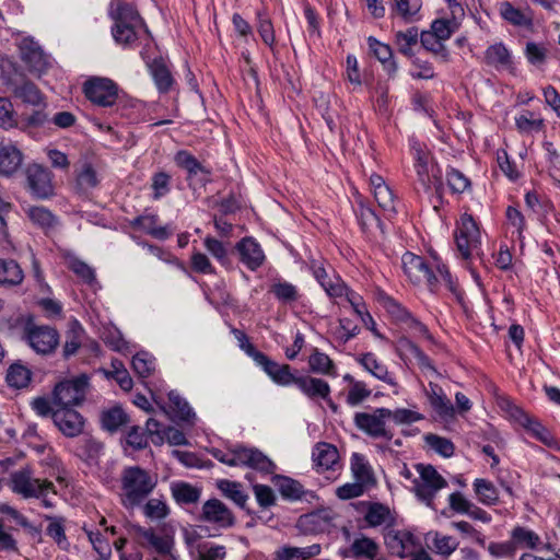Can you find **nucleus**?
I'll use <instances>...</instances> for the list:
<instances>
[{
  "label": "nucleus",
  "mask_w": 560,
  "mask_h": 560,
  "mask_svg": "<svg viewBox=\"0 0 560 560\" xmlns=\"http://www.w3.org/2000/svg\"><path fill=\"white\" fill-rule=\"evenodd\" d=\"M156 477L139 466L126 467L121 474L122 503L139 505L156 487Z\"/></svg>",
  "instance_id": "obj_1"
},
{
  "label": "nucleus",
  "mask_w": 560,
  "mask_h": 560,
  "mask_svg": "<svg viewBox=\"0 0 560 560\" xmlns=\"http://www.w3.org/2000/svg\"><path fill=\"white\" fill-rule=\"evenodd\" d=\"M211 454L228 466H246L266 474H271L276 469V465L255 447L236 446L229 452L214 448Z\"/></svg>",
  "instance_id": "obj_2"
},
{
  "label": "nucleus",
  "mask_w": 560,
  "mask_h": 560,
  "mask_svg": "<svg viewBox=\"0 0 560 560\" xmlns=\"http://www.w3.org/2000/svg\"><path fill=\"white\" fill-rule=\"evenodd\" d=\"M1 81L11 94L23 103L38 106L44 102V95L39 89L22 72H19L15 65L11 61L1 65Z\"/></svg>",
  "instance_id": "obj_3"
},
{
  "label": "nucleus",
  "mask_w": 560,
  "mask_h": 560,
  "mask_svg": "<svg viewBox=\"0 0 560 560\" xmlns=\"http://www.w3.org/2000/svg\"><path fill=\"white\" fill-rule=\"evenodd\" d=\"M89 387L90 377L86 374L59 382L52 390V402L60 408L79 406L85 400Z\"/></svg>",
  "instance_id": "obj_4"
},
{
  "label": "nucleus",
  "mask_w": 560,
  "mask_h": 560,
  "mask_svg": "<svg viewBox=\"0 0 560 560\" xmlns=\"http://www.w3.org/2000/svg\"><path fill=\"white\" fill-rule=\"evenodd\" d=\"M457 252L465 260L480 255L481 235L479 228L470 214H463L455 231Z\"/></svg>",
  "instance_id": "obj_5"
},
{
  "label": "nucleus",
  "mask_w": 560,
  "mask_h": 560,
  "mask_svg": "<svg viewBox=\"0 0 560 560\" xmlns=\"http://www.w3.org/2000/svg\"><path fill=\"white\" fill-rule=\"evenodd\" d=\"M392 410L387 408H376L372 413L357 412L354 416L355 427L373 439H384L390 441L393 432L386 427V419L390 418Z\"/></svg>",
  "instance_id": "obj_6"
},
{
  "label": "nucleus",
  "mask_w": 560,
  "mask_h": 560,
  "mask_svg": "<svg viewBox=\"0 0 560 560\" xmlns=\"http://www.w3.org/2000/svg\"><path fill=\"white\" fill-rule=\"evenodd\" d=\"M11 489L23 498H39L49 491L55 493L54 483L33 478L30 468H23L11 475Z\"/></svg>",
  "instance_id": "obj_7"
},
{
  "label": "nucleus",
  "mask_w": 560,
  "mask_h": 560,
  "mask_svg": "<svg viewBox=\"0 0 560 560\" xmlns=\"http://www.w3.org/2000/svg\"><path fill=\"white\" fill-rule=\"evenodd\" d=\"M419 478L415 479V493L427 505H431L439 490L446 487V480L431 465L418 464Z\"/></svg>",
  "instance_id": "obj_8"
},
{
  "label": "nucleus",
  "mask_w": 560,
  "mask_h": 560,
  "mask_svg": "<svg viewBox=\"0 0 560 560\" xmlns=\"http://www.w3.org/2000/svg\"><path fill=\"white\" fill-rule=\"evenodd\" d=\"M416 151L415 168L418 177V184L425 192L432 188L440 196L443 190V182L441 172L436 165L430 163V154L423 151L420 147L413 148Z\"/></svg>",
  "instance_id": "obj_9"
},
{
  "label": "nucleus",
  "mask_w": 560,
  "mask_h": 560,
  "mask_svg": "<svg viewBox=\"0 0 560 560\" xmlns=\"http://www.w3.org/2000/svg\"><path fill=\"white\" fill-rule=\"evenodd\" d=\"M246 353L262 368L267 375L278 385L287 386L294 384L298 378L291 373V368L288 364H279L270 360L265 353L258 351L254 345H248Z\"/></svg>",
  "instance_id": "obj_10"
},
{
  "label": "nucleus",
  "mask_w": 560,
  "mask_h": 560,
  "mask_svg": "<svg viewBox=\"0 0 560 560\" xmlns=\"http://www.w3.org/2000/svg\"><path fill=\"white\" fill-rule=\"evenodd\" d=\"M401 261L404 271L410 281L416 284L425 283L431 292L436 290L438 277L422 257L407 252L402 255Z\"/></svg>",
  "instance_id": "obj_11"
},
{
  "label": "nucleus",
  "mask_w": 560,
  "mask_h": 560,
  "mask_svg": "<svg viewBox=\"0 0 560 560\" xmlns=\"http://www.w3.org/2000/svg\"><path fill=\"white\" fill-rule=\"evenodd\" d=\"M83 91L86 98L98 106H113L117 100V85L107 78L88 80L83 85Z\"/></svg>",
  "instance_id": "obj_12"
},
{
  "label": "nucleus",
  "mask_w": 560,
  "mask_h": 560,
  "mask_svg": "<svg viewBox=\"0 0 560 560\" xmlns=\"http://www.w3.org/2000/svg\"><path fill=\"white\" fill-rule=\"evenodd\" d=\"M26 334L30 346L37 353H51L59 343L58 331L49 326H27Z\"/></svg>",
  "instance_id": "obj_13"
},
{
  "label": "nucleus",
  "mask_w": 560,
  "mask_h": 560,
  "mask_svg": "<svg viewBox=\"0 0 560 560\" xmlns=\"http://www.w3.org/2000/svg\"><path fill=\"white\" fill-rule=\"evenodd\" d=\"M384 539L389 552L401 559L409 556L413 558V555L418 552L416 551L418 541L410 532L389 529Z\"/></svg>",
  "instance_id": "obj_14"
},
{
  "label": "nucleus",
  "mask_w": 560,
  "mask_h": 560,
  "mask_svg": "<svg viewBox=\"0 0 560 560\" xmlns=\"http://www.w3.org/2000/svg\"><path fill=\"white\" fill-rule=\"evenodd\" d=\"M27 184L32 194L38 199H46L54 194L51 173L48 168L32 164L26 170Z\"/></svg>",
  "instance_id": "obj_15"
},
{
  "label": "nucleus",
  "mask_w": 560,
  "mask_h": 560,
  "mask_svg": "<svg viewBox=\"0 0 560 560\" xmlns=\"http://www.w3.org/2000/svg\"><path fill=\"white\" fill-rule=\"evenodd\" d=\"M199 520L221 528H230L235 524L232 511L219 499H210L203 503Z\"/></svg>",
  "instance_id": "obj_16"
},
{
  "label": "nucleus",
  "mask_w": 560,
  "mask_h": 560,
  "mask_svg": "<svg viewBox=\"0 0 560 560\" xmlns=\"http://www.w3.org/2000/svg\"><path fill=\"white\" fill-rule=\"evenodd\" d=\"M52 420L61 433L68 438L78 436L83 431V417L70 407H63L55 410L52 412Z\"/></svg>",
  "instance_id": "obj_17"
},
{
  "label": "nucleus",
  "mask_w": 560,
  "mask_h": 560,
  "mask_svg": "<svg viewBox=\"0 0 560 560\" xmlns=\"http://www.w3.org/2000/svg\"><path fill=\"white\" fill-rule=\"evenodd\" d=\"M354 506L358 511L364 512V521L370 527L392 526L395 522L390 509L383 503L361 501L355 503Z\"/></svg>",
  "instance_id": "obj_18"
},
{
  "label": "nucleus",
  "mask_w": 560,
  "mask_h": 560,
  "mask_svg": "<svg viewBox=\"0 0 560 560\" xmlns=\"http://www.w3.org/2000/svg\"><path fill=\"white\" fill-rule=\"evenodd\" d=\"M20 57L28 67L30 71L43 72L48 62L40 46L32 38L25 37L19 44Z\"/></svg>",
  "instance_id": "obj_19"
},
{
  "label": "nucleus",
  "mask_w": 560,
  "mask_h": 560,
  "mask_svg": "<svg viewBox=\"0 0 560 560\" xmlns=\"http://www.w3.org/2000/svg\"><path fill=\"white\" fill-rule=\"evenodd\" d=\"M109 15L114 20V27L138 28L143 24V20L138 11L129 3L117 2L110 4Z\"/></svg>",
  "instance_id": "obj_20"
},
{
  "label": "nucleus",
  "mask_w": 560,
  "mask_h": 560,
  "mask_svg": "<svg viewBox=\"0 0 560 560\" xmlns=\"http://www.w3.org/2000/svg\"><path fill=\"white\" fill-rule=\"evenodd\" d=\"M24 160L22 151L12 142L0 145V175L11 177L21 167Z\"/></svg>",
  "instance_id": "obj_21"
},
{
  "label": "nucleus",
  "mask_w": 560,
  "mask_h": 560,
  "mask_svg": "<svg viewBox=\"0 0 560 560\" xmlns=\"http://www.w3.org/2000/svg\"><path fill=\"white\" fill-rule=\"evenodd\" d=\"M510 417L528 432H530L537 440L545 444H549L551 436L549 432L534 418L526 413L517 406H511L509 409Z\"/></svg>",
  "instance_id": "obj_22"
},
{
  "label": "nucleus",
  "mask_w": 560,
  "mask_h": 560,
  "mask_svg": "<svg viewBox=\"0 0 560 560\" xmlns=\"http://www.w3.org/2000/svg\"><path fill=\"white\" fill-rule=\"evenodd\" d=\"M236 250L240 254L242 262H244L250 270H255L264 262L265 255L259 246L250 237H245L236 244Z\"/></svg>",
  "instance_id": "obj_23"
},
{
  "label": "nucleus",
  "mask_w": 560,
  "mask_h": 560,
  "mask_svg": "<svg viewBox=\"0 0 560 560\" xmlns=\"http://www.w3.org/2000/svg\"><path fill=\"white\" fill-rule=\"evenodd\" d=\"M307 397L327 399L330 394L329 384L312 376H299L294 383Z\"/></svg>",
  "instance_id": "obj_24"
},
{
  "label": "nucleus",
  "mask_w": 560,
  "mask_h": 560,
  "mask_svg": "<svg viewBox=\"0 0 560 560\" xmlns=\"http://www.w3.org/2000/svg\"><path fill=\"white\" fill-rule=\"evenodd\" d=\"M136 534L143 537L148 544L160 555H167L173 548V539L168 536H158L152 528L133 526Z\"/></svg>",
  "instance_id": "obj_25"
},
{
  "label": "nucleus",
  "mask_w": 560,
  "mask_h": 560,
  "mask_svg": "<svg viewBox=\"0 0 560 560\" xmlns=\"http://www.w3.org/2000/svg\"><path fill=\"white\" fill-rule=\"evenodd\" d=\"M312 456L316 466L322 467L325 470L332 468L339 458L336 446L325 442L316 444Z\"/></svg>",
  "instance_id": "obj_26"
},
{
  "label": "nucleus",
  "mask_w": 560,
  "mask_h": 560,
  "mask_svg": "<svg viewBox=\"0 0 560 560\" xmlns=\"http://www.w3.org/2000/svg\"><path fill=\"white\" fill-rule=\"evenodd\" d=\"M24 279L20 265L13 259H0V284L18 285Z\"/></svg>",
  "instance_id": "obj_27"
},
{
  "label": "nucleus",
  "mask_w": 560,
  "mask_h": 560,
  "mask_svg": "<svg viewBox=\"0 0 560 560\" xmlns=\"http://www.w3.org/2000/svg\"><path fill=\"white\" fill-rule=\"evenodd\" d=\"M485 60L487 65L497 69L509 68L512 65L511 54L502 43L489 46L485 54Z\"/></svg>",
  "instance_id": "obj_28"
},
{
  "label": "nucleus",
  "mask_w": 560,
  "mask_h": 560,
  "mask_svg": "<svg viewBox=\"0 0 560 560\" xmlns=\"http://www.w3.org/2000/svg\"><path fill=\"white\" fill-rule=\"evenodd\" d=\"M369 46L373 55L384 65L388 75L393 77L397 71V65L392 60L393 52L390 47L376 40L374 37H369Z\"/></svg>",
  "instance_id": "obj_29"
},
{
  "label": "nucleus",
  "mask_w": 560,
  "mask_h": 560,
  "mask_svg": "<svg viewBox=\"0 0 560 560\" xmlns=\"http://www.w3.org/2000/svg\"><path fill=\"white\" fill-rule=\"evenodd\" d=\"M102 427L108 432H116L120 427L129 422L128 415L119 406L104 410L101 416Z\"/></svg>",
  "instance_id": "obj_30"
},
{
  "label": "nucleus",
  "mask_w": 560,
  "mask_h": 560,
  "mask_svg": "<svg viewBox=\"0 0 560 560\" xmlns=\"http://www.w3.org/2000/svg\"><path fill=\"white\" fill-rule=\"evenodd\" d=\"M158 215L148 214L137 217L132 224L133 226H140L148 234L158 240H166L170 237L171 233L167 231L165 226H156Z\"/></svg>",
  "instance_id": "obj_31"
},
{
  "label": "nucleus",
  "mask_w": 560,
  "mask_h": 560,
  "mask_svg": "<svg viewBox=\"0 0 560 560\" xmlns=\"http://www.w3.org/2000/svg\"><path fill=\"white\" fill-rule=\"evenodd\" d=\"M320 552V546L314 544L308 547H284L277 551V560H307Z\"/></svg>",
  "instance_id": "obj_32"
},
{
  "label": "nucleus",
  "mask_w": 560,
  "mask_h": 560,
  "mask_svg": "<svg viewBox=\"0 0 560 560\" xmlns=\"http://www.w3.org/2000/svg\"><path fill=\"white\" fill-rule=\"evenodd\" d=\"M170 408L174 417L184 422H191L195 419V412L189 404L177 392L168 393Z\"/></svg>",
  "instance_id": "obj_33"
},
{
  "label": "nucleus",
  "mask_w": 560,
  "mask_h": 560,
  "mask_svg": "<svg viewBox=\"0 0 560 560\" xmlns=\"http://www.w3.org/2000/svg\"><path fill=\"white\" fill-rule=\"evenodd\" d=\"M217 487L224 497L232 500L240 508H245L248 495L242 490L241 483L221 479L217 482Z\"/></svg>",
  "instance_id": "obj_34"
},
{
  "label": "nucleus",
  "mask_w": 560,
  "mask_h": 560,
  "mask_svg": "<svg viewBox=\"0 0 560 560\" xmlns=\"http://www.w3.org/2000/svg\"><path fill=\"white\" fill-rule=\"evenodd\" d=\"M474 490L478 500L485 505H494L499 501V493L494 485L482 478L474 481Z\"/></svg>",
  "instance_id": "obj_35"
},
{
  "label": "nucleus",
  "mask_w": 560,
  "mask_h": 560,
  "mask_svg": "<svg viewBox=\"0 0 560 560\" xmlns=\"http://www.w3.org/2000/svg\"><path fill=\"white\" fill-rule=\"evenodd\" d=\"M100 372L103 373L106 378H114L121 389L130 390L132 388V378L121 361L115 359L112 361V370L101 369Z\"/></svg>",
  "instance_id": "obj_36"
},
{
  "label": "nucleus",
  "mask_w": 560,
  "mask_h": 560,
  "mask_svg": "<svg viewBox=\"0 0 560 560\" xmlns=\"http://www.w3.org/2000/svg\"><path fill=\"white\" fill-rule=\"evenodd\" d=\"M351 470L358 481H362L366 485L374 482L373 471L371 466L366 462L364 455L360 453H353L351 456Z\"/></svg>",
  "instance_id": "obj_37"
},
{
  "label": "nucleus",
  "mask_w": 560,
  "mask_h": 560,
  "mask_svg": "<svg viewBox=\"0 0 560 560\" xmlns=\"http://www.w3.org/2000/svg\"><path fill=\"white\" fill-rule=\"evenodd\" d=\"M172 493L176 502L192 504L199 501L200 490L187 482H177L172 486Z\"/></svg>",
  "instance_id": "obj_38"
},
{
  "label": "nucleus",
  "mask_w": 560,
  "mask_h": 560,
  "mask_svg": "<svg viewBox=\"0 0 560 560\" xmlns=\"http://www.w3.org/2000/svg\"><path fill=\"white\" fill-rule=\"evenodd\" d=\"M83 332L84 330L82 326L79 324L78 320H74L66 335V342L63 345L62 350L63 358L68 359L77 353V351L81 347V337Z\"/></svg>",
  "instance_id": "obj_39"
},
{
  "label": "nucleus",
  "mask_w": 560,
  "mask_h": 560,
  "mask_svg": "<svg viewBox=\"0 0 560 560\" xmlns=\"http://www.w3.org/2000/svg\"><path fill=\"white\" fill-rule=\"evenodd\" d=\"M431 386V394L429 395V400L431 406L434 408V410L444 418L453 417L454 415V407L451 404L448 399L444 396L442 389L438 387L436 385Z\"/></svg>",
  "instance_id": "obj_40"
},
{
  "label": "nucleus",
  "mask_w": 560,
  "mask_h": 560,
  "mask_svg": "<svg viewBox=\"0 0 560 560\" xmlns=\"http://www.w3.org/2000/svg\"><path fill=\"white\" fill-rule=\"evenodd\" d=\"M277 486L280 494L284 499L300 500L304 494L303 486L299 481L290 477H278Z\"/></svg>",
  "instance_id": "obj_41"
},
{
  "label": "nucleus",
  "mask_w": 560,
  "mask_h": 560,
  "mask_svg": "<svg viewBox=\"0 0 560 560\" xmlns=\"http://www.w3.org/2000/svg\"><path fill=\"white\" fill-rule=\"evenodd\" d=\"M30 220L40 229H50L56 225V217L45 207H30L26 211Z\"/></svg>",
  "instance_id": "obj_42"
},
{
  "label": "nucleus",
  "mask_w": 560,
  "mask_h": 560,
  "mask_svg": "<svg viewBox=\"0 0 560 560\" xmlns=\"http://www.w3.org/2000/svg\"><path fill=\"white\" fill-rule=\"evenodd\" d=\"M150 68L159 91L167 92L173 84V78L167 67L162 61L154 60Z\"/></svg>",
  "instance_id": "obj_43"
},
{
  "label": "nucleus",
  "mask_w": 560,
  "mask_h": 560,
  "mask_svg": "<svg viewBox=\"0 0 560 560\" xmlns=\"http://www.w3.org/2000/svg\"><path fill=\"white\" fill-rule=\"evenodd\" d=\"M360 363L375 377L387 382L390 385H395L394 381L388 376V371L385 365L377 362L375 355L371 352L365 353L360 359Z\"/></svg>",
  "instance_id": "obj_44"
},
{
  "label": "nucleus",
  "mask_w": 560,
  "mask_h": 560,
  "mask_svg": "<svg viewBox=\"0 0 560 560\" xmlns=\"http://www.w3.org/2000/svg\"><path fill=\"white\" fill-rule=\"evenodd\" d=\"M98 184L96 171L91 163H83L77 174V187L81 191H88L95 188Z\"/></svg>",
  "instance_id": "obj_45"
},
{
  "label": "nucleus",
  "mask_w": 560,
  "mask_h": 560,
  "mask_svg": "<svg viewBox=\"0 0 560 560\" xmlns=\"http://www.w3.org/2000/svg\"><path fill=\"white\" fill-rule=\"evenodd\" d=\"M316 279L329 296H341L346 291L345 284L336 279L335 282L328 277L325 268L317 267L314 271Z\"/></svg>",
  "instance_id": "obj_46"
},
{
  "label": "nucleus",
  "mask_w": 560,
  "mask_h": 560,
  "mask_svg": "<svg viewBox=\"0 0 560 560\" xmlns=\"http://www.w3.org/2000/svg\"><path fill=\"white\" fill-rule=\"evenodd\" d=\"M32 373L31 371L21 365V364H12L7 372V382L9 386L15 388L26 387L31 381Z\"/></svg>",
  "instance_id": "obj_47"
},
{
  "label": "nucleus",
  "mask_w": 560,
  "mask_h": 560,
  "mask_svg": "<svg viewBox=\"0 0 560 560\" xmlns=\"http://www.w3.org/2000/svg\"><path fill=\"white\" fill-rule=\"evenodd\" d=\"M308 363L311 370L315 373L335 375L334 362L327 354L319 352L317 349L310 357Z\"/></svg>",
  "instance_id": "obj_48"
},
{
  "label": "nucleus",
  "mask_w": 560,
  "mask_h": 560,
  "mask_svg": "<svg viewBox=\"0 0 560 560\" xmlns=\"http://www.w3.org/2000/svg\"><path fill=\"white\" fill-rule=\"evenodd\" d=\"M351 552L354 557L373 559L378 552V546L373 539L362 536L354 539L351 545Z\"/></svg>",
  "instance_id": "obj_49"
},
{
  "label": "nucleus",
  "mask_w": 560,
  "mask_h": 560,
  "mask_svg": "<svg viewBox=\"0 0 560 560\" xmlns=\"http://www.w3.org/2000/svg\"><path fill=\"white\" fill-rule=\"evenodd\" d=\"M174 160H175V163L177 166H179L188 172L189 177L198 174L199 172H205V167L188 151H185V150L178 151L176 153Z\"/></svg>",
  "instance_id": "obj_50"
},
{
  "label": "nucleus",
  "mask_w": 560,
  "mask_h": 560,
  "mask_svg": "<svg viewBox=\"0 0 560 560\" xmlns=\"http://www.w3.org/2000/svg\"><path fill=\"white\" fill-rule=\"evenodd\" d=\"M400 347L402 351L410 354L417 360V363L421 369L434 371V368L431 364V361L428 358V355L415 342L408 339H404L400 341Z\"/></svg>",
  "instance_id": "obj_51"
},
{
  "label": "nucleus",
  "mask_w": 560,
  "mask_h": 560,
  "mask_svg": "<svg viewBox=\"0 0 560 560\" xmlns=\"http://www.w3.org/2000/svg\"><path fill=\"white\" fill-rule=\"evenodd\" d=\"M424 440L431 448L444 457H451L454 454V444L448 439L429 433Z\"/></svg>",
  "instance_id": "obj_52"
},
{
  "label": "nucleus",
  "mask_w": 560,
  "mask_h": 560,
  "mask_svg": "<svg viewBox=\"0 0 560 560\" xmlns=\"http://www.w3.org/2000/svg\"><path fill=\"white\" fill-rule=\"evenodd\" d=\"M19 127L14 118V109L11 101L7 97H0V128L9 130Z\"/></svg>",
  "instance_id": "obj_53"
},
{
  "label": "nucleus",
  "mask_w": 560,
  "mask_h": 560,
  "mask_svg": "<svg viewBox=\"0 0 560 560\" xmlns=\"http://www.w3.org/2000/svg\"><path fill=\"white\" fill-rule=\"evenodd\" d=\"M501 15L504 20L516 26H525L530 20L518 9L514 8L510 2H503L500 8Z\"/></svg>",
  "instance_id": "obj_54"
},
{
  "label": "nucleus",
  "mask_w": 560,
  "mask_h": 560,
  "mask_svg": "<svg viewBox=\"0 0 560 560\" xmlns=\"http://www.w3.org/2000/svg\"><path fill=\"white\" fill-rule=\"evenodd\" d=\"M68 267L72 270L78 277H80L84 282L91 284L95 282V272L94 270L83 260L72 256L68 258Z\"/></svg>",
  "instance_id": "obj_55"
},
{
  "label": "nucleus",
  "mask_w": 560,
  "mask_h": 560,
  "mask_svg": "<svg viewBox=\"0 0 560 560\" xmlns=\"http://www.w3.org/2000/svg\"><path fill=\"white\" fill-rule=\"evenodd\" d=\"M131 363L133 371L140 377H148L154 371V360L147 352H138Z\"/></svg>",
  "instance_id": "obj_56"
},
{
  "label": "nucleus",
  "mask_w": 560,
  "mask_h": 560,
  "mask_svg": "<svg viewBox=\"0 0 560 560\" xmlns=\"http://www.w3.org/2000/svg\"><path fill=\"white\" fill-rule=\"evenodd\" d=\"M270 292H272L275 296L283 303L294 302L299 298L296 288L289 282L275 283L271 287Z\"/></svg>",
  "instance_id": "obj_57"
},
{
  "label": "nucleus",
  "mask_w": 560,
  "mask_h": 560,
  "mask_svg": "<svg viewBox=\"0 0 560 560\" xmlns=\"http://www.w3.org/2000/svg\"><path fill=\"white\" fill-rule=\"evenodd\" d=\"M48 115L44 110H34L32 114L23 116L20 128L24 132H30L32 128L43 127L48 121Z\"/></svg>",
  "instance_id": "obj_58"
},
{
  "label": "nucleus",
  "mask_w": 560,
  "mask_h": 560,
  "mask_svg": "<svg viewBox=\"0 0 560 560\" xmlns=\"http://www.w3.org/2000/svg\"><path fill=\"white\" fill-rule=\"evenodd\" d=\"M366 483L362 481L345 483L337 488L336 495L340 500H350L362 495L365 491Z\"/></svg>",
  "instance_id": "obj_59"
},
{
  "label": "nucleus",
  "mask_w": 560,
  "mask_h": 560,
  "mask_svg": "<svg viewBox=\"0 0 560 560\" xmlns=\"http://www.w3.org/2000/svg\"><path fill=\"white\" fill-rule=\"evenodd\" d=\"M374 197L384 211L396 213L394 195L388 186L378 187V190L374 191Z\"/></svg>",
  "instance_id": "obj_60"
},
{
  "label": "nucleus",
  "mask_w": 560,
  "mask_h": 560,
  "mask_svg": "<svg viewBox=\"0 0 560 560\" xmlns=\"http://www.w3.org/2000/svg\"><path fill=\"white\" fill-rule=\"evenodd\" d=\"M205 246L207 250L222 265H228V249L222 242L208 236L205 238Z\"/></svg>",
  "instance_id": "obj_61"
},
{
  "label": "nucleus",
  "mask_w": 560,
  "mask_h": 560,
  "mask_svg": "<svg viewBox=\"0 0 560 560\" xmlns=\"http://www.w3.org/2000/svg\"><path fill=\"white\" fill-rule=\"evenodd\" d=\"M447 185L453 192H464L470 185L468 178L457 170H451L446 175Z\"/></svg>",
  "instance_id": "obj_62"
},
{
  "label": "nucleus",
  "mask_w": 560,
  "mask_h": 560,
  "mask_svg": "<svg viewBox=\"0 0 560 560\" xmlns=\"http://www.w3.org/2000/svg\"><path fill=\"white\" fill-rule=\"evenodd\" d=\"M371 395V390L365 387L363 382H355L348 392L347 402L350 406L361 404Z\"/></svg>",
  "instance_id": "obj_63"
},
{
  "label": "nucleus",
  "mask_w": 560,
  "mask_h": 560,
  "mask_svg": "<svg viewBox=\"0 0 560 560\" xmlns=\"http://www.w3.org/2000/svg\"><path fill=\"white\" fill-rule=\"evenodd\" d=\"M127 444L135 450H143L148 446L147 433L139 425L130 428L127 434Z\"/></svg>",
  "instance_id": "obj_64"
}]
</instances>
